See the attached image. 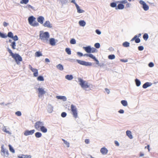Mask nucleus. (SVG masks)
I'll use <instances>...</instances> for the list:
<instances>
[{
  "mask_svg": "<svg viewBox=\"0 0 158 158\" xmlns=\"http://www.w3.org/2000/svg\"><path fill=\"white\" fill-rule=\"evenodd\" d=\"M7 50L12 57L15 59L17 64H19L20 62L22 60V57L19 54L16 53L14 54L12 51L9 48H8Z\"/></svg>",
  "mask_w": 158,
  "mask_h": 158,
  "instance_id": "nucleus-1",
  "label": "nucleus"
},
{
  "mask_svg": "<svg viewBox=\"0 0 158 158\" xmlns=\"http://www.w3.org/2000/svg\"><path fill=\"white\" fill-rule=\"evenodd\" d=\"M40 38L43 42H47L49 38L50 35L48 32L40 31Z\"/></svg>",
  "mask_w": 158,
  "mask_h": 158,
  "instance_id": "nucleus-2",
  "label": "nucleus"
},
{
  "mask_svg": "<svg viewBox=\"0 0 158 158\" xmlns=\"http://www.w3.org/2000/svg\"><path fill=\"white\" fill-rule=\"evenodd\" d=\"M35 18L33 16L30 17L28 19L29 23L31 26L33 27L38 26L39 25L38 23L35 21Z\"/></svg>",
  "mask_w": 158,
  "mask_h": 158,
  "instance_id": "nucleus-3",
  "label": "nucleus"
},
{
  "mask_svg": "<svg viewBox=\"0 0 158 158\" xmlns=\"http://www.w3.org/2000/svg\"><path fill=\"white\" fill-rule=\"evenodd\" d=\"M78 80L80 82L79 84L82 88L86 89L89 87V85L86 81H84L80 78H78Z\"/></svg>",
  "mask_w": 158,
  "mask_h": 158,
  "instance_id": "nucleus-4",
  "label": "nucleus"
},
{
  "mask_svg": "<svg viewBox=\"0 0 158 158\" xmlns=\"http://www.w3.org/2000/svg\"><path fill=\"white\" fill-rule=\"evenodd\" d=\"M71 109L72 114L75 118L77 117V110L76 106L73 104L71 106Z\"/></svg>",
  "mask_w": 158,
  "mask_h": 158,
  "instance_id": "nucleus-5",
  "label": "nucleus"
},
{
  "mask_svg": "<svg viewBox=\"0 0 158 158\" xmlns=\"http://www.w3.org/2000/svg\"><path fill=\"white\" fill-rule=\"evenodd\" d=\"M44 125V124L43 122L38 121L35 123L34 127L37 130L39 131L41 127Z\"/></svg>",
  "mask_w": 158,
  "mask_h": 158,
  "instance_id": "nucleus-6",
  "label": "nucleus"
},
{
  "mask_svg": "<svg viewBox=\"0 0 158 158\" xmlns=\"http://www.w3.org/2000/svg\"><path fill=\"white\" fill-rule=\"evenodd\" d=\"M77 62L79 64L86 66H91L92 65V63L91 62H87L84 61L77 60Z\"/></svg>",
  "mask_w": 158,
  "mask_h": 158,
  "instance_id": "nucleus-7",
  "label": "nucleus"
},
{
  "mask_svg": "<svg viewBox=\"0 0 158 158\" xmlns=\"http://www.w3.org/2000/svg\"><path fill=\"white\" fill-rule=\"evenodd\" d=\"M1 152L2 153V155L3 156L8 157L9 155L8 151L7 150L4 149V145H2L1 147Z\"/></svg>",
  "mask_w": 158,
  "mask_h": 158,
  "instance_id": "nucleus-8",
  "label": "nucleus"
},
{
  "mask_svg": "<svg viewBox=\"0 0 158 158\" xmlns=\"http://www.w3.org/2000/svg\"><path fill=\"white\" fill-rule=\"evenodd\" d=\"M29 68L30 69L34 72L33 75L34 77H36L38 76V70L37 69H34L32 68L31 65H29Z\"/></svg>",
  "mask_w": 158,
  "mask_h": 158,
  "instance_id": "nucleus-9",
  "label": "nucleus"
},
{
  "mask_svg": "<svg viewBox=\"0 0 158 158\" xmlns=\"http://www.w3.org/2000/svg\"><path fill=\"white\" fill-rule=\"evenodd\" d=\"M35 131L34 130H32L30 131L26 130L24 131V135L25 136L31 135L34 133Z\"/></svg>",
  "mask_w": 158,
  "mask_h": 158,
  "instance_id": "nucleus-10",
  "label": "nucleus"
},
{
  "mask_svg": "<svg viewBox=\"0 0 158 158\" xmlns=\"http://www.w3.org/2000/svg\"><path fill=\"white\" fill-rule=\"evenodd\" d=\"M38 90L39 92V96H40V95H42L46 93V91L42 88H39Z\"/></svg>",
  "mask_w": 158,
  "mask_h": 158,
  "instance_id": "nucleus-11",
  "label": "nucleus"
},
{
  "mask_svg": "<svg viewBox=\"0 0 158 158\" xmlns=\"http://www.w3.org/2000/svg\"><path fill=\"white\" fill-rule=\"evenodd\" d=\"M43 25L44 27H46L48 28H51L52 27V24L48 21H46Z\"/></svg>",
  "mask_w": 158,
  "mask_h": 158,
  "instance_id": "nucleus-12",
  "label": "nucleus"
},
{
  "mask_svg": "<svg viewBox=\"0 0 158 158\" xmlns=\"http://www.w3.org/2000/svg\"><path fill=\"white\" fill-rule=\"evenodd\" d=\"M44 18L42 16H40L37 18L38 22L40 24H43V21L44 20Z\"/></svg>",
  "mask_w": 158,
  "mask_h": 158,
  "instance_id": "nucleus-13",
  "label": "nucleus"
},
{
  "mask_svg": "<svg viewBox=\"0 0 158 158\" xmlns=\"http://www.w3.org/2000/svg\"><path fill=\"white\" fill-rule=\"evenodd\" d=\"M108 151L107 149L105 147L102 148L100 150V152L103 155L106 154Z\"/></svg>",
  "mask_w": 158,
  "mask_h": 158,
  "instance_id": "nucleus-14",
  "label": "nucleus"
},
{
  "mask_svg": "<svg viewBox=\"0 0 158 158\" xmlns=\"http://www.w3.org/2000/svg\"><path fill=\"white\" fill-rule=\"evenodd\" d=\"M137 36L136 35H135L134 37L131 40V41H133L135 40L136 43H139L140 41V40L139 38H137Z\"/></svg>",
  "mask_w": 158,
  "mask_h": 158,
  "instance_id": "nucleus-15",
  "label": "nucleus"
},
{
  "mask_svg": "<svg viewBox=\"0 0 158 158\" xmlns=\"http://www.w3.org/2000/svg\"><path fill=\"white\" fill-rule=\"evenodd\" d=\"M75 5L76 7L77 12L78 13H82L84 12V11L80 9V7L77 3H75Z\"/></svg>",
  "mask_w": 158,
  "mask_h": 158,
  "instance_id": "nucleus-16",
  "label": "nucleus"
},
{
  "mask_svg": "<svg viewBox=\"0 0 158 158\" xmlns=\"http://www.w3.org/2000/svg\"><path fill=\"white\" fill-rule=\"evenodd\" d=\"M50 44L52 46H54L55 45L56 42L55 39L53 38H51L49 40Z\"/></svg>",
  "mask_w": 158,
  "mask_h": 158,
  "instance_id": "nucleus-17",
  "label": "nucleus"
},
{
  "mask_svg": "<svg viewBox=\"0 0 158 158\" xmlns=\"http://www.w3.org/2000/svg\"><path fill=\"white\" fill-rule=\"evenodd\" d=\"M83 49L87 53H90L91 48L90 46L83 47Z\"/></svg>",
  "mask_w": 158,
  "mask_h": 158,
  "instance_id": "nucleus-18",
  "label": "nucleus"
},
{
  "mask_svg": "<svg viewBox=\"0 0 158 158\" xmlns=\"http://www.w3.org/2000/svg\"><path fill=\"white\" fill-rule=\"evenodd\" d=\"M40 130L44 133H45L47 131V129L46 127L44 126V125L41 127Z\"/></svg>",
  "mask_w": 158,
  "mask_h": 158,
  "instance_id": "nucleus-19",
  "label": "nucleus"
},
{
  "mask_svg": "<svg viewBox=\"0 0 158 158\" xmlns=\"http://www.w3.org/2000/svg\"><path fill=\"white\" fill-rule=\"evenodd\" d=\"M126 134L127 136L130 139H132L133 138L132 135H131V132L130 131H127L126 132Z\"/></svg>",
  "mask_w": 158,
  "mask_h": 158,
  "instance_id": "nucleus-20",
  "label": "nucleus"
},
{
  "mask_svg": "<svg viewBox=\"0 0 158 158\" xmlns=\"http://www.w3.org/2000/svg\"><path fill=\"white\" fill-rule=\"evenodd\" d=\"M8 128H7L6 127H4L2 128V131L6 133L9 134H10L11 132L8 130Z\"/></svg>",
  "mask_w": 158,
  "mask_h": 158,
  "instance_id": "nucleus-21",
  "label": "nucleus"
},
{
  "mask_svg": "<svg viewBox=\"0 0 158 158\" xmlns=\"http://www.w3.org/2000/svg\"><path fill=\"white\" fill-rule=\"evenodd\" d=\"M84 56H89L91 58L93 59L94 60L96 58L94 56V55L91 54H86L84 55Z\"/></svg>",
  "mask_w": 158,
  "mask_h": 158,
  "instance_id": "nucleus-22",
  "label": "nucleus"
},
{
  "mask_svg": "<svg viewBox=\"0 0 158 158\" xmlns=\"http://www.w3.org/2000/svg\"><path fill=\"white\" fill-rule=\"evenodd\" d=\"M124 7V6L122 4H119L117 8H116V9H118L121 10L123 9Z\"/></svg>",
  "mask_w": 158,
  "mask_h": 158,
  "instance_id": "nucleus-23",
  "label": "nucleus"
},
{
  "mask_svg": "<svg viewBox=\"0 0 158 158\" xmlns=\"http://www.w3.org/2000/svg\"><path fill=\"white\" fill-rule=\"evenodd\" d=\"M65 77L69 80H71L73 78V76L71 75H67L65 76Z\"/></svg>",
  "mask_w": 158,
  "mask_h": 158,
  "instance_id": "nucleus-24",
  "label": "nucleus"
},
{
  "mask_svg": "<svg viewBox=\"0 0 158 158\" xmlns=\"http://www.w3.org/2000/svg\"><path fill=\"white\" fill-rule=\"evenodd\" d=\"M79 24L80 26L84 27L86 23L84 20H80L79 22Z\"/></svg>",
  "mask_w": 158,
  "mask_h": 158,
  "instance_id": "nucleus-25",
  "label": "nucleus"
},
{
  "mask_svg": "<svg viewBox=\"0 0 158 158\" xmlns=\"http://www.w3.org/2000/svg\"><path fill=\"white\" fill-rule=\"evenodd\" d=\"M19 158H31V156L30 155H22L21 156H19Z\"/></svg>",
  "mask_w": 158,
  "mask_h": 158,
  "instance_id": "nucleus-26",
  "label": "nucleus"
},
{
  "mask_svg": "<svg viewBox=\"0 0 158 158\" xmlns=\"http://www.w3.org/2000/svg\"><path fill=\"white\" fill-rule=\"evenodd\" d=\"M151 85L150 84V83L147 82L144 83L143 85V88L144 89H145L147 88L148 87L150 86Z\"/></svg>",
  "mask_w": 158,
  "mask_h": 158,
  "instance_id": "nucleus-27",
  "label": "nucleus"
},
{
  "mask_svg": "<svg viewBox=\"0 0 158 158\" xmlns=\"http://www.w3.org/2000/svg\"><path fill=\"white\" fill-rule=\"evenodd\" d=\"M42 56V54L41 52L40 51L36 52L35 53V56L36 57H39Z\"/></svg>",
  "mask_w": 158,
  "mask_h": 158,
  "instance_id": "nucleus-28",
  "label": "nucleus"
},
{
  "mask_svg": "<svg viewBox=\"0 0 158 158\" xmlns=\"http://www.w3.org/2000/svg\"><path fill=\"white\" fill-rule=\"evenodd\" d=\"M56 97L58 99H63L64 101H66V98L64 96H57Z\"/></svg>",
  "mask_w": 158,
  "mask_h": 158,
  "instance_id": "nucleus-29",
  "label": "nucleus"
},
{
  "mask_svg": "<svg viewBox=\"0 0 158 158\" xmlns=\"http://www.w3.org/2000/svg\"><path fill=\"white\" fill-rule=\"evenodd\" d=\"M57 68L60 70H62L64 69L63 66L60 64H59L56 66Z\"/></svg>",
  "mask_w": 158,
  "mask_h": 158,
  "instance_id": "nucleus-30",
  "label": "nucleus"
},
{
  "mask_svg": "<svg viewBox=\"0 0 158 158\" xmlns=\"http://www.w3.org/2000/svg\"><path fill=\"white\" fill-rule=\"evenodd\" d=\"M8 146L9 147L10 151L12 153H15V151L14 149H13V148H12V147L9 144Z\"/></svg>",
  "mask_w": 158,
  "mask_h": 158,
  "instance_id": "nucleus-31",
  "label": "nucleus"
},
{
  "mask_svg": "<svg viewBox=\"0 0 158 158\" xmlns=\"http://www.w3.org/2000/svg\"><path fill=\"white\" fill-rule=\"evenodd\" d=\"M35 135L36 138H40L42 136V134L40 132H37L35 134Z\"/></svg>",
  "mask_w": 158,
  "mask_h": 158,
  "instance_id": "nucleus-32",
  "label": "nucleus"
},
{
  "mask_svg": "<svg viewBox=\"0 0 158 158\" xmlns=\"http://www.w3.org/2000/svg\"><path fill=\"white\" fill-rule=\"evenodd\" d=\"M129 43L127 42H125L123 44V46L125 47H127L129 46Z\"/></svg>",
  "mask_w": 158,
  "mask_h": 158,
  "instance_id": "nucleus-33",
  "label": "nucleus"
},
{
  "mask_svg": "<svg viewBox=\"0 0 158 158\" xmlns=\"http://www.w3.org/2000/svg\"><path fill=\"white\" fill-rule=\"evenodd\" d=\"M10 46H11L12 48L15 49V47L16 46V43L15 41L13 42L11 44H10Z\"/></svg>",
  "mask_w": 158,
  "mask_h": 158,
  "instance_id": "nucleus-34",
  "label": "nucleus"
},
{
  "mask_svg": "<svg viewBox=\"0 0 158 158\" xmlns=\"http://www.w3.org/2000/svg\"><path fill=\"white\" fill-rule=\"evenodd\" d=\"M121 103L123 105V106H127V102L125 100H122L121 101Z\"/></svg>",
  "mask_w": 158,
  "mask_h": 158,
  "instance_id": "nucleus-35",
  "label": "nucleus"
},
{
  "mask_svg": "<svg viewBox=\"0 0 158 158\" xmlns=\"http://www.w3.org/2000/svg\"><path fill=\"white\" fill-rule=\"evenodd\" d=\"M143 38L144 40H147L148 38V34L147 33H145L143 36Z\"/></svg>",
  "mask_w": 158,
  "mask_h": 158,
  "instance_id": "nucleus-36",
  "label": "nucleus"
},
{
  "mask_svg": "<svg viewBox=\"0 0 158 158\" xmlns=\"http://www.w3.org/2000/svg\"><path fill=\"white\" fill-rule=\"evenodd\" d=\"M135 81L136 84V85L137 86H139L141 84V82L140 81L138 80V79H136L135 80Z\"/></svg>",
  "mask_w": 158,
  "mask_h": 158,
  "instance_id": "nucleus-37",
  "label": "nucleus"
},
{
  "mask_svg": "<svg viewBox=\"0 0 158 158\" xmlns=\"http://www.w3.org/2000/svg\"><path fill=\"white\" fill-rule=\"evenodd\" d=\"M143 8L145 10H147L149 9L148 6L146 4H145L143 6Z\"/></svg>",
  "mask_w": 158,
  "mask_h": 158,
  "instance_id": "nucleus-38",
  "label": "nucleus"
},
{
  "mask_svg": "<svg viewBox=\"0 0 158 158\" xmlns=\"http://www.w3.org/2000/svg\"><path fill=\"white\" fill-rule=\"evenodd\" d=\"M62 140L64 142V144L66 145V147L68 148L69 147V143L63 139H62Z\"/></svg>",
  "mask_w": 158,
  "mask_h": 158,
  "instance_id": "nucleus-39",
  "label": "nucleus"
},
{
  "mask_svg": "<svg viewBox=\"0 0 158 158\" xmlns=\"http://www.w3.org/2000/svg\"><path fill=\"white\" fill-rule=\"evenodd\" d=\"M29 2V0H22L20 2L21 4H27Z\"/></svg>",
  "mask_w": 158,
  "mask_h": 158,
  "instance_id": "nucleus-40",
  "label": "nucleus"
},
{
  "mask_svg": "<svg viewBox=\"0 0 158 158\" xmlns=\"http://www.w3.org/2000/svg\"><path fill=\"white\" fill-rule=\"evenodd\" d=\"M65 50L68 55H70L71 54V51L69 48H66Z\"/></svg>",
  "mask_w": 158,
  "mask_h": 158,
  "instance_id": "nucleus-41",
  "label": "nucleus"
},
{
  "mask_svg": "<svg viewBox=\"0 0 158 158\" xmlns=\"http://www.w3.org/2000/svg\"><path fill=\"white\" fill-rule=\"evenodd\" d=\"M37 80L38 81H44V78L42 76H39L37 78Z\"/></svg>",
  "mask_w": 158,
  "mask_h": 158,
  "instance_id": "nucleus-42",
  "label": "nucleus"
},
{
  "mask_svg": "<svg viewBox=\"0 0 158 158\" xmlns=\"http://www.w3.org/2000/svg\"><path fill=\"white\" fill-rule=\"evenodd\" d=\"M13 34L11 32H9L8 33L7 36L12 38L13 37Z\"/></svg>",
  "mask_w": 158,
  "mask_h": 158,
  "instance_id": "nucleus-43",
  "label": "nucleus"
},
{
  "mask_svg": "<svg viewBox=\"0 0 158 158\" xmlns=\"http://www.w3.org/2000/svg\"><path fill=\"white\" fill-rule=\"evenodd\" d=\"M108 58L112 60L115 58V56L114 55H111L108 56Z\"/></svg>",
  "mask_w": 158,
  "mask_h": 158,
  "instance_id": "nucleus-44",
  "label": "nucleus"
},
{
  "mask_svg": "<svg viewBox=\"0 0 158 158\" xmlns=\"http://www.w3.org/2000/svg\"><path fill=\"white\" fill-rule=\"evenodd\" d=\"M0 36L2 38H5L7 37V35L4 34L0 32Z\"/></svg>",
  "mask_w": 158,
  "mask_h": 158,
  "instance_id": "nucleus-45",
  "label": "nucleus"
},
{
  "mask_svg": "<svg viewBox=\"0 0 158 158\" xmlns=\"http://www.w3.org/2000/svg\"><path fill=\"white\" fill-rule=\"evenodd\" d=\"M70 43L71 44H75L76 43L75 40L74 39H72L70 41Z\"/></svg>",
  "mask_w": 158,
  "mask_h": 158,
  "instance_id": "nucleus-46",
  "label": "nucleus"
},
{
  "mask_svg": "<svg viewBox=\"0 0 158 158\" xmlns=\"http://www.w3.org/2000/svg\"><path fill=\"white\" fill-rule=\"evenodd\" d=\"M116 3L115 2H112L110 4V6L112 7H115L116 6Z\"/></svg>",
  "mask_w": 158,
  "mask_h": 158,
  "instance_id": "nucleus-47",
  "label": "nucleus"
},
{
  "mask_svg": "<svg viewBox=\"0 0 158 158\" xmlns=\"http://www.w3.org/2000/svg\"><path fill=\"white\" fill-rule=\"evenodd\" d=\"M94 47L97 48H98L100 47V44L99 43H96L94 44Z\"/></svg>",
  "mask_w": 158,
  "mask_h": 158,
  "instance_id": "nucleus-48",
  "label": "nucleus"
},
{
  "mask_svg": "<svg viewBox=\"0 0 158 158\" xmlns=\"http://www.w3.org/2000/svg\"><path fill=\"white\" fill-rule=\"evenodd\" d=\"M96 51V49L94 48H91L90 53H94Z\"/></svg>",
  "mask_w": 158,
  "mask_h": 158,
  "instance_id": "nucleus-49",
  "label": "nucleus"
},
{
  "mask_svg": "<svg viewBox=\"0 0 158 158\" xmlns=\"http://www.w3.org/2000/svg\"><path fill=\"white\" fill-rule=\"evenodd\" d=\"M67 115L66 113L65 112H62L61 114V116L63 118L65 117Z\"/></svg>",
  "mask_w": 158,
  "mask_h": 158,
  "instance_id": "nucleus-50",
  "label": "nucleus"
},
{
  "mask_svg": "<svg viewBox=\"0 0 158 158\" xmlns=\"http://www.w3.org/2000/svg\"><path fill=\"white\" fill-rule=\"evenodd\" d=\"M12 38L15 41H16L18 40V37L16 35H15L14 36H13V37Z\"/></svg>",
  "mask_w": 158,
  "mask_h": 158,
  "instance_id": "nucleus-51",
  "label": "nucleus"
},
{
  "mask_svg": "<svg viewBox=\"0 0 158 158\" xmlns=\"http://www.w3.org/2000/svg\"><path fill=\"white\" fill-rule=\"evenodd\" d=\"M15 114L17 116H19L21 115V113L20 111H18L15 112Z\"/></svg>",
  "mask_w": 158,
  "mask_h": 158,
  "instance_id": "nucleus-52",
  "label": "nucleus"
},
{
  "mask_svg": "<svg viewBox=\"0 0 158 158\" xmlns=\"http://www.w3.org/2000/svg\"><path fill=\"white\" fill-rule=\"evenodd\" d=\"M127 2V1L126 0H122L120 1V3L121 4H126Z\"/></svg>",
  "mask_w": 158,
  "mask_h": 158,
  "instance_id": "nucleus-53",
  "label": "nucleus"
},
{
  "mask_svg": "<svg viewBox=\"0 0 158 158\" xmlns=\"http://www.w3.org/2000/svg\"><path fill=\"white\" fill-rule=\"evenodd\" d=\"M148 66L150 67H152L154 66V64L152 62H150L148 64Z\"/></svg>",
  "mask_w": 158,
  "mask_h": 158,
  "instance_id": "nucleus-54",
  "label": "nucleus"
},
{
  "mask_svg": "<svg viewBox=\"0 0 158 158\" xmlns=\"http://www.w3.org/2000/svg\"><path fill=\"white\" fill-rule=\"evenodd\" d=\"M143 47L142 46H140L138 47V50L139 51H142L143 49Z\"/></svg>",
  "mask_w": 158,
  "mask_h": 158,
  "instance_id": "nucleus-55",
  "label": "nucleus"
},
{
  "mask_svg": "<svg viewBox=\"0 0 158 158\" xmlns=\"http://www.w3.org/2000/svg\"><path fill=\"white\" fill-rule=\"evenodd\" d=\"M26 8H31L32 9H33V7L30 5H27L26 6Z\"/></svg>",
  "mask_w": 158,
  "mask_h": 158,
  "instance_id": "nucleus-56",
  "label": "nucleus"
},
{
  "mask_svg": "<svg viewBox=\"0 0 158 158\" xmlns=\"http://www.w3.org/2000/svg\"><path fill=\"white\" fill-rule=\"evenodd\" d=\"M139 3L143 5V6L146 3L143 1L142 0H140L139 1Z\"/></svg>",
  "mask_w": 158,
  "mask_h": 158,
  "instance_id": "nucleus-57",
  "label": "nucleus"
},
{
  "mask_svg": "<svg viewBox=\"0 0 158 158\" xmlns=\"http://www.w3.org/2000/svg\"><path fill=\"white\" fill-rule=\"evenodd\" d=\"M9 24L5 22H4L3 23V25L5 27L7 26Z\"/></svg>",
  "mask_w": 158,
  "mask_h": 158,
  "instance_id": "nucleus-58",
  "label": "nucleus"
},
{
  "mask_svg": "<svg viewBox=\"0 0 158 158\" xmlns=\"http://www.w3.org/2000/svg\"><path fill=\"white\" fill-rule=\"evenodd\" d=\"M77 53V55L80 56H83V54L80 52H78Z\"/></svg>",
  "mask_w": 158,
  "mask_h": 158,
  "instance_id": "nucleus-59",
  "label": "nucleus"
},
{
  "mask_svg": "<svg viewBox=\"0 0 158 158\" xmlns=\"http://www.w3.org/2000/svg\"><path fill=\"white\" fill-rule=\"evenodd\" d=\"M96 33L98 35H100L101 34V32L99 30H96Z\"/></svg>",
  "mask_w": 158,
  "mask_h": 158,
  "instance_id": "nucleus-60",
  "label": "nucleus"
},
{
  "mask_svg": "<svg viewBox=\"0 0 158 158\" xmlns=\"http://www.w3.org/2000/svg\"><path fill=\"white\" fill-rule=\"evenodd\" d=\"M85 142L86 144L89 143V140L88 139H85Z\"/></svg>",
  "mask_w": 158,
  "mask_h": 158,
  "instance_id": "nucleus-61",
  "label": "nucleus"
},
{
  "mask_svg": "<svg viewBox=\"0 0 158 158\" xmlns=\"http://www.w3.org/2000/svg\"><path fill=\"white\" fill-rule=\"evenodd\" d=\"M114 143H115V145L116 146H119V143L117 141H114Z\"/></svg>",
  "mask_w": 158,
  "mask_h": 158,
  "instance_id": "nucleus-62",
  "label": "nucleus"
},
{
  "mask_svg": "<svg viewBox=\"0 0 158 158\" xmlns=\"http://www.w3.org/2000/svg\"><path fill=\"white\" fill-rule=\"evenodd\" d=\"M118 112L120 113L123 114L124 113V111L123 110L120 109V110H119Z\"/></svg>",
  "mask_w": 158,
  "mask_h": 158,
  "instance_id": "nucleus-63",
  "label": "nucleus"
},
{
  "mask_svg": "<svg viewBox=\"0 0 158 158\" xmlns=\"http://www.w3.org/2000/svg\"><path fill=\"white\" fill-rule=\"evenodd\" d=\"M105 90H106V91L107 92V93L108 94H109V93L110 92V90H109V89H108L107 88H105Z\"/></svg>",
  "mask_w": 158,
  "mask_h": 158,
  "instance_id": "nucleus-64",
  "label": "nucleus"
}]
</instances>
